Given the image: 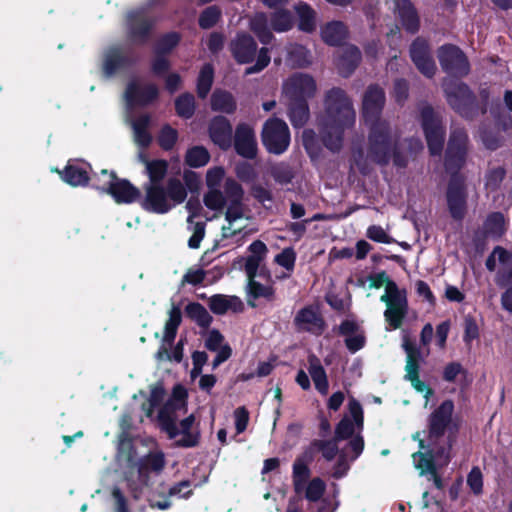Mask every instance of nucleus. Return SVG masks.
<instances>
[{"label": "nucleus", "mask_w": 512, "mask_h": 512, "mask_svg": "<svg viewBox=\"0 0 512 512\" xmlns=\"http://www.w3.org/2000/svg\"><path fill=\"white\" fill-rule=\"evenodd\" d=\"M367 237L372 241L390 244L393 239L387 234V232L378 225H372L367 229Z\"/></svg>", "instance_id": "64"}, {"label": "nucleus", "mask_w": 512, "mask_h": 512, "mask_svg": "<svg viewBox=\"0 0 512 512\" xmlns=\"http://www.w3.org/2000/svg\"><path fill=\"white\" fill-rule=\"evenodd\" d=\"M213 76L214 71L211 65L207 64L201 69L197 81V92L199 97L205 98L208 95L213 83Z\"/></svg>", "instance_id": "47"}, {"label": "nucleus", "mask_w": 512, "mask_h": 512, "mask_svg": "<svg viewBox=\"0 0 512 512\" xmlns=\"http://www.w3.org/2000/svg\"><path fill=\"white\" fill-rule=\"evenodd\" d=\"M158 95V89L153 84H143L138 80L129 83L125 92L127 109L134 106H144L154 100Z\"/></svg>", "instance_id": "22"}, {"label": "nucleus", "mask_w": 512, "mask_h": 512, "mask_svg": "<svg viewBox=\"0 0 512 512\" xmlns=\"http://www.w3.org/2000/svg\"><path fill=\"white\" fill-rule=\"evenodd\" d=\"M346 34V27L338 21L330 22L321 29L322 39L329 45L340 44L345 39Z\"/></svg>", "instance_id": "38"}, {"label": "nucleus", "mask_w": 512, "mask_h": 512, "mask_svg": "<svg viewBox=\"0 0 512 512\" xmlns=\"http://www.w3.org/2000/svg\"><path fill=\"white\" fill-rule=\"evenodd\" d=\"M175 109L182 118H190L195 111V100L191 94H182L175 100Z\"/></svg>", "instance_id": "50"}, {"label": "nucleus", "mask_w": 512, "mask_h": 512, "mask_svg": "<svg viewBox=\"0 0 512 512\" xmlns=\"http://www.w3.org/2000/svg\"><path fill=\"white\" fill-rule=\"evenodd\" d=\"M231 52L237 62L245 64L251 62L256 54L257 44L253 37L246 33H239L230 44Z\"/></svg>", "instance_id": "26"}, {"label": "nucleus", "mask_w": 512, "mask_h": 512, "mask_svg": "<svg viewBox=\"0 0 512 512\" xmlns=\"http://www.w3.org/2000/svg\"><path fill=\"white\" fill-rule=\"evenodd\" d=\"M182 321L181 310L178 306L172 305L168 312V320L165 323L162 344L156 353L158 361H175L180 362L183 358V342L180 340L177 345L169 352L179 325Z\"/></svg>", "instance_id": "8"}, {"label": "nucleus", "mask_w": 512, "mask_h": 512, "mask_svg": "<svg viewBox=\"0 0 512 512\" xmlns=\"http://www.w3.org/2000/svg\"><path fill=\"white\" fill-rule=\"evenodd\" d=\"M211 108L214 111L231 114L236 110V102L231 93L216 90L211 97Z\"/></svg>", "instance_id": "39"}, {"label": "nucleus", "mask_w": 512, "mask_h": 512, "mask_svg": "<svg viewBox=\"0 0 512 512\" xmlns=\"http://www.w3.org/2000/svg\"><path fill=\"white\" fill-rule=\"evenodd\" d=\"M466 186L461 176H452L447 190V205L450 215L461 220L466 213Z\"/></svg>", "instance_id": "17"}, {"label": "nucleus", "mask_w": 512, "mask_h": 512, "mask_svg": "<svg viewBox=\"0 0 512 512\" xmlns=\"http://www.w3.org/2000/svg\"><path fill=\"white\" fill-rule=\"evenodd\" d=\"M354 122L355 111L346 93L340 88L328 91L324 113L318 119L324 145L331 151H338L342 146L344 130Z\"/></svg>", "instance_id": "1"}, {"label": "nucleus", "mask_w": 512, "mask_h": 512, "mask_svg": "<svg viewBox=\"0 0 512 512\" xmlns=\"http://www.w3.org/2000/svg\"><path fill=\"white\" fill-rule=\"evenodd\" d=\"M363 429V409L360 403L351 398L348 403V414L343 417L335 430L336 440L360 436Z\"/></svg>", "instance_id": "15"}, {"label": "nucleus", "mask_w": 512, "mask_h": 512, "mask_svg": "<svg viewBox=\"0 0 512 512\" xmlns=\"http://www.w3.org/2000/svg\"><path fill=\"white\" fill-rule=\"evenodd\" d=\"M262 142L273 154H282L290 144V133L287 124L278 118L268 119L262 129Z\"/></svg>", "instance_id": "9"}, {"label": "nucleus", "mask_w": 512, "mask_h": 512, "mask_svg": "<svg viewBox=\"0 0 512 512\" xmlns=\"http://www.w3.org/2000/svg\"><path fill=\"white\" fill-rule=\"evenodd\" d=\"M124 63V58L122 57L119 49L112 48L107 51L105 54L103 70L107 76H111L119 67H121Z\"/></svg>", "instance_id": "51"}, {"label": "nucleus", "mask_w": 512, "mask_h": 512, "mask_svg": "<svg viewBox=\"0 0 512 512\" xmlns=\"http://www.w3.org/2000/svg\"><path fill=\"white\" fill-rule=\"evenodd\" d=\"M244 191L239 183L234 179L225 180V221L222 226V236L224 238L233 237L245 231L250 222V214L243 204Z\"/></svg>", "instance_id": "5"}, {"label": "nucleus", "mask_w": 512, "mask_h": 512, "mask_svg": "<svg viewBox=\"0 0 512 512\" xmlns=\"http://www.w3.org/2000/svg\"><path fill=\"white\" fill-rule=\"evenodd\" d=\"M397 11L405 29L410 33L418 30L419 19L415 9L409 0H394Z\"/></svg>", "instance_id": "32"}, {"label": "nucleus", "mask_w": 512, "mask_h": 512, "mask_svg": "<svg viewBox=\"0 0 512 512\" xmlns=\"http://www.w3.org/2000/svg\"><path fill=\"white\" fill-rule=\"evenodd\" d=\"M466 143V133L462 129H454L451 133L446 152L445 167L447 171L454 172L463 165Z\"/></svg>", "instance_id": "18"}, {"label": "nucleus", "mask_w": 512, "mask_h": 512, "mask_svg": "<svg viewBox=\"0 0 512 512\" xmlns=\"http://www.w3.org/2000/svg\"><path fill=\"white\" fill-rule=\"evenodd\" d=\"M309 374L314 382L315 388L322 394L326 395L328 392L329 384L326 372L320 363V360L312 355L309 357Z\"/></svg>", "instance_id": "35"}, {"label": "nucleus", "mask_w": 512, "mask_h": 512, "mask_svg": "<svg viewBox=\"0 0 512 512\" xmlns=\"http://www.w3.org/2000/svg\"><path fill=\"white\" fill-rule=\"evenodd\" d=\"M150 122L148 115H142L136 120L131 121L132 129L134 132L135 142L142 147L148 146L151 142V135L147 131Z\"/></svg>", "instance_id": "42"}, {"label": "nucleus", "mask_w": 512, "mask_h": 512, "mask_svg": "<svg viewBox=\"0 0 512 512\" xmlns=\"http://www.w3.org/2000/svg\"><path fill=\"white\" fill-rule=\"evenodd\" d=\"M360 51L355 46H346L342 48L337 60V67L343 76H349L360 61Z\"/></svg>", "instance_id": "34"}, {"label": "nucleus", "mask_w": 512, "mask_h": 512, "mask_svg": "<svg viewBox=\"0 0 512 512\" xmlns=\"http://www.w3.org/2000/svg\"><path fill=\"white\" fill-rule=\"evenodd\" d=\"M145 198L142 206L145 210L163 214L172 208L166 192L161 185H145Z\"/></svg>", "instance_id": "24"}, {"label": "nucleus", "mask_w": 512, "mask_h": 512, "mask_svg": "<svg viewBox=\"0 0 512 512\" xmlns=\"http://www.w3.org/2000/svg\"><path fill=\"white\" fill-rule=\"evenodd\" d=\"M438 58L442 68L449 74L463 76L469 72L468 60L456 46H442L438 51Z\"/></svg>", "instance_id": "16"}, {"label": "nucleus", "mask_w": 512, "mask_h": 512, "mask_svg": "<svg viewBox=\"0 0 512 512\" xmlns=\"http://www.w3.org/2000/svg\"><path fill=\"white\" fill-rule=\"evenodd\" d=\"M167 197L169 201H173L174 204L183 202L187 196V192L183 184L176 179H172L168 183Z\"/></svg>", "instance_id": "56"}, {"label": "nucleus", "mask_w": 512, "mask_h": 512, "mask_svg": "<svg viewBox=\"0 0 512 512\" xmlns=\"http://www.w3.org/2000/svg\"><path fill=\"white\" fill-rule=\"evenodd\" d=\"M293 17L288 10H278L271 16L270 25L271 28L278 32H286L293 27Z\"/></svg>", "instance_id": "44"}, {"label": "nucleus", "mask_w": 512, "mask_h": 512, "mask_svg": "<svg viewBox=\"0 0 512 512\" xmlns=\"http://www.w3.org/2000/svg\"><path fill=\"white\" fill-rule=\"evenodd\" d=\"M127 23L131 36L135 40L143 39L152 25V22L148 19L143 10L130 12L127 15Z\"/></svg>", "instance_id": "31"}, {"label": "nucleus", "mask_w": 512, "mask_h": 512, "mask_svg": "<svg viewBox=\"0 0 512 512\" xmlns=\"http://www.w3.org/2000/svg\"><path fill=\"white\" fill-rule=\"evenodd\" d=\"M165 466V456L162 451L150 452L136 463V470L129 471L125 476L126 486L131 489L133 497L138 499L144 486L148 485L149 473H160Z\"/></svg>", "instance_id": "7"}, {"label": "nucleus", "mask_w": 512, "mask_h": 512, "mask_svg": "<svg viewBox=\"0 0 512 512\" xmlns=\"http://www.w3.org/2000/svg\"><path fill=\"white\" fill-rule=\"evenodd\" d=\"M383 284H385V289L380 300L386 304L384 317L392 329H398L402 325L408 310L406 291L400 289L384 273L379 274L370 286L379 288Z\"/></svg>", "instance_id": "6"}, {"label": "nucleus", "mask_w": 512, "mask_h": 512, "mask_svg": "<svg viewBox=\"0 0 512 512\" xmlns=\"http://www.w3.org/2000/svg\"><path fill=\"white\" fill-rule=\"evenodd\" d=\"M225 177V170L222 167L216 166L207 170L206 185L208 187L207 193L204 195L205 206L221 214L226 204L225 192L220 190L221 183Z\"/></svg>", "instance_id": "12"}, {"label": "nucleus", "mask_w": 512, "mask_h": 512, "mask_svg": "<svg viewBox=\"0 0 512 512\" xmlns=\"http://www.w3.org/2000/svg\"><path fill=\"white\" fill-rule=\"evenodd\" d=\"M135 453L133 450L132 442L129 439H121L118 447V457L120 461H125L128 464H133L135 461Z\"/></svg>", "instance_id": "61"}, {"label": "nucleus", "mask_w": 512, "mask_h": 512, "mask_svg": "<svg viewBox=\"0 0 512 512\" xmlns=\"http://www.w3.org/2000/svg\"><path fill=\"white\" fill-rule=\"evenodd\" d=\"M221 16V10L217 6L206 8L199 17V25L204 29L214 26Z\"/></svg>", "instance_id": "57"}, {"label": "nucleus", "mask_w": 512, "mask_h": 512, "mask_svg": "<svg viewBox=\"0 0 512 512\" xmlns=\"http://www.w3.org/2000/svg\"><path fill=\"white\" fill-rule=\"evenodd\" d=\"M296 254L292 248H285L275 257V262L288 271L294 269Z\"/></svg>", "instance_id": "59"}, {"label": "nucleus", "mask_w": 512, "mask_h": 512, "mask_svg": "<svg viewBox=\"0 0 512 512\" xmlns=\"http://www.w3.org/2000/svg\"><path fill=\"white\" fill-rule=\"evenodd\" d=\"M209 307L215 314L227 312H240L243 310V303L239 297L227 295H214L209 299Z\"/></svg>", "instance_id": "30"}, {"label": "nucleus", "mask_w": 512, "mask_h": 512, "mask_svg": "<svg viewBox=\"0 0 512 512\" xmlns=\"http://www.w3.org/2000/svg\"><path fill=\"white\" fill-rule=\"evenodd\" d=\"M420 450L412 455L413 463L416 469L420 471L421 475L430 473L433 478L434 485L441 489L443 487L441 479L435 473L433 463V453H439L434 448H426L423 440L419 441Z\"/></svg>", "instance_id": "25"}, {"label": "nucleus", "mask_w": 512, "mask_h": 512, "mask_svg": "<svg viewBox=\"0 0 512 512\" xmlns=\"http://www.w3.org/2000/svg\"><path fill=\"white\" fill-rule=\"evenodd\" d=\"M124 488L132 492L131 489L126 486L125 479L123 482H121V484H117L111 489V497L113 499L116 512H129L127 499L124 494ZM131 494L133 495V493Z\"/></svg>", "instance_id": "52"}, {"label": "nucleus", "mask_w": 512, "mask_h": 512, "mask_svg": "<svg viewBox=\"0 0 512 512\" xmlns=\"http://www.w3.org/2000/svg\"><path fill=\"white\" fill-rule=\"evenodd\" d=\"M294 326L298 332H308L320 335L325 329L324 320L315 306H306L300 309L294 317Z\"/></svg>", "instance_id": "19"}, {"label": "nucleus", "mask_w": 512, "mask_h": 512, "mask_svg": "<svg viewBox=\"0 0 512 512\" xmlns=\"http://www.w3.org/2000/svg\"><path fill=\"white\" fill-rule=\"evenodd\" d=\"M98 189L109 193L117 203H131L139 196L137 188L126 180L117 179L113 172L102 170Z\"/></svg>", "instance_id": "11"}, {"label": "nucleus", "mask_w": 512, "mask_h": 512, "mask_svg": "<svg viewBox=\"0 0 512 512\" xmlns=\"http://www.w3.org/2000/svg\"><path fill=\"white\" fill-rule=\"evenodd\" d=\"M140 159L144 163L146 173L149 177V182L146 185H161V181L167 173V162L165 160L149 161L142 155H140Z\"/></svg>", "instance_id": "36"}, {"label": "nucleus", "mask_w": 512, "mask_h": 512, "mask_svg": "<svg viewBox=\"0 0 512 512\" xmlns=\"http://www.w3.org/2000/svg\"><path fill=\"white\" fill-rule=\"evenodd\" d=\"M364 449V441L361 436H356L352 438L346 449L340 455L337 464L333 468L332 476L334 478H342L346 475L349 470V463L347 461V457H350L351 460H355L359 457Z\"/></svg>", "instance_id": "28"}, {"label": "nucleus", "mask_w": 512, "mask_h": 512, "mask_svg": "<svg viewBox=\"0 0 512 512\" xmlns=\"http://www.w3.org/2000/svg\"><path fill=\"white\" fill-rule=\"evenodd\" d=\"M505 223L502 213H492L485 222V231L492 236H500L505 231Z\"/></svg>", "instance_id": "54"}, {"label": "nucleus", "mask_w": 512, "mask_h": 512, "mask_svg": "<svg viewBox=\"0 0 512 512\" xmlns=\"http://www.w3.org/2000/svg\"><path fill=\"white\" fill-rule=\"evenodd\" d=\"M164 395L165 391L161 384H155L151 387L148 402L142 406L146 417H152L154 409L160 405Z\"/></svg>", "instance_id": "48"}, {"label": "nucleus", "mask_w": 512, "mask_h": 512, "mask_svg": "<svg viewBox=\"0 0 512 512\" xmlns=\"http://www.w3.org/2000/svg\"><path fill=\"white\" fill-rule=\"evenodd\" d=\"M187 391L177 385L173 389L171 398L160 408L157 419L161 428L168 434L170 439L183 447H193L198 443L199 433L194 427L195 417L189 415L179 424L176 423L177 417L186 411Z\"/></svg>", "instance_id": "3"}, {"label": "nucleus", "mask_w": 512, "mask_h": 512, "mask_svg": "<svg viewBox=\"0 0 512 512\" xmlns=\"http://www.w3.org/2000/svg\"><path fill=\"white\" fill-rule=\"evenodd\" d=\"M311 454L305 452L298 456L292 466V484L296 494L303 497L311 503L321 501L318 512H335L339 507L337 499V491L334 492L333 498H323L326 491V483L320 477L310 478L309 464L311 462Z\"/></svg>", "instance_id": "4"}, {"label": "nucleus", "mask_w": 512, "mask_h": 512, "mask_svg": "<svg viewBox=\"0 0 512 512\" xmlns=\"http://www.w3.org/2000/svg\"><path fill=\"white\" fill-rule=\"evenodd\" d=\"M317 91V84L309 74L296 73L287 78L282 85V99L285 102L305 101Z\"/></svg>", "instance_id": "10"}, {"label": "nucleus", "mask_w": 512, "mask_h": 512, "mask_svg": "<svg viewBox=\"0 0 512 512\" xmlns=\"http://www.w3.org/2000/svg\"><path fill=\"white\" fill-rule=\"evenodd\" d=\"M454 411V404L451 400H446L435 409L429 417V447L438 451L436 445L440 437L452 423V414Z\"/></svg>", "instance_id": "13"}, {"label": "nucleus", "mask_w": 512, "mask_h": 512, "mask_svg": "<svg viewBox=\"0 0 512 512\" xmlns=\"http://www.w3.org/2000/svg\"><path fill=\"white\" fill-rule=\"evenodd\" d=\"M403 348L407 355L406 365H405V371H406L405 378L409 380L411 378L418 376V368H419L418 360H417L418 352L416 351V349L413 347V345L408 340H404Z\"/></svg>", "instance_id": "45"}, {"label": "nucleus", "mask_w": 512, "mask_h": 512, "mask_svg": "<svg viewBox=\"0 0 512 512\" xmlns=\"http://www.w3.org/2000/svg\"><path fill=\"white\" fill-rule=\"evenodd\" d=\"M210 159L209 152L202 146H195L190 148L185 156L187 165L193 168L205 166Z\"/></svg>", "instance_id": "46"}, {"label": "nucleus", "mask_w": 512, "mask_h": 512, "mask_svg": "<svg viewBox=\"0 0 512 512\" xmlns=\"http://www.w3.org/2000/svg\"><path fill=\"white\" fill-rule=\"evenodd\" d=\"M179 42V36L176 33H170L162 37L155 49L156 54H165L170 52Z\"/></svg>", "instance_id": "60"}, {"label": "nucleus", "mask_w": 512, "mask_h": 512, "mask_svg": "<svg viewBox=\"0 0 512 512\" xmlns=\"http://www.w3.org/2000/svg\"><path fill=\"white\" fill-rule=\"evenodd\" d=\"M189 229L192 231V235L188 240V246L192 249H197L205 235V225L203 222H197L195 224H189Z\"/></svg>", "instance_id": "62"}, {"label": "nucleus", "mask_w": 512, "mask_h": 512, "mask_svg": "<svg viewBox=\"0 0 512 512\" xmlns=\"http://www.w3.org/2000/svg\"><path fill=\"white\" fill-rule=\"evenodd\" d=\"M288 105L289 118L295 128L302 127L309 118V108L305 101L285 102Z\"/></svg>", "instance_id": "41"}, {"label": "nucleus", "mask_w": 512, "mask_h": 512, "mask_svg": "<svg viewBox=\"0 0 512 512\" xmlns=\"http://www.w3.org/2000/svg\"><path fill=\"white\" fill-rule=\"evenodd\" d=\"M89 168L86 163H68L64 171L61 172V177L72 186L85 185L89 180Z\"/></svg>", "instance_id": "33"}, {"label": "nucleus", "mask_w": 512, "mask_h": 512, "mask_svg": "<svg viewBox=\"0 0 512 512\" xmlns=\"http://www.w3.org/2000/svg\"><path fill=\"white\" fill-rule=\"evenodd\" d=\"M250 29L257 35L263 44H268L273 38L268 18L264 13H256L250 20Z\"/></svg>", "instance_id": "40"}, {"label": "nucleus", "mask_w": 512, "mask_h": 512, "mask_svg": "<svg viewBox=\"0 0 512 512\" xmlns=\"http://www.w3.org/2000/svg\"><path fill=\"white\" fill-rule=\"evenodd\" d=\"M186 314L200 327L207 328L212 322V316L207 309L199 303H190L186 306Z\"/></svg>", "instance_id": "43"}, {"label": "nucleus", "mask_w": 512, "mask_h": 512, "mask_svg": "<svg viewBox=\"0 0 512 512\" xmlns=\"http://www.w3.org/2000/svg\"><path fill=\"white\" fill-rule=\"evenodd\" d=\"M205 346L213 352H218L225 346H229L224 342V336L215 329L209 330L205 335Z\"/></svg>", "instance_id": "58"}, {"label": "nucleus", "mask_w": 512, "mask_h": 512, "mask_svg": "<svg viewBox=\"0 0 512 512\" xmlns=\"http://www.w3.org/2000/svg\"><path fill=\"white\" fill-rule=\"evenodd\" d=\"M410 54L413 62L421 73L427 77L433 76L436 66L429 53L428 45L424 40H415L411 45Z\"/></svg>", "instance_id": "27"}, {"label": "nucleus", "mask_w": 512, "mask_h": 512, "mask_svg": "<svg viewBox=\"0 0 512 512\" xmlns=\"http://www.w3.org/2000/svg\"><path fill=\"white\" fill-rule=\"evenodd\" d=\"M177 139V130L169 125L163 126L158 135V143L165 150L172 149Z\"/></svg>", "instance_id": "55"}, {"label": "nucleus", "mask_w": 512, "mask_h": 512, "mask_svg": "<svg viewBox=\"0 0 512 512\" xmlns=\"http://www.w3.org/2000/svg\"><path fill=\"white\" fill-rule=\"evenodd\" d=\"M486 266L490 271H498V283L500 285L512 283V254L505 249L495 248L487 259Z\"/></svg>", "instance_id": "21"}, {"label": "nucleus", "mask_w": 512, "mask_h": 512, "mask_svg": "<svg viewBox=\"0 0 512 512\" xmlns=\"http://www.w3.org/2000/svg\"><path fill=\"white\" fill-rule=\"evenodd\" d=\"M421 118L430 153L440 155L444 143V129L439 117L430 107H425L421 111Z\"/></svg>", "instance_id": "14"}, {"label": "nucleus", "mask_w": 512, "mask_h": 512, "mask_svg": "<svg viewBox=\"0 0 512 512\" xmlns=\"http://www.w3.org/2000/svg\"><path fill=\"white\" fill-rule=\"evenodd\" d=\"M209 135L214 144L221 149H227L231 145L232 127L223 116L214 117L209 126Z\"/></svg>", "instance_id": "29"}, {"label": "nucleus", "mask_w": 512, "mask_h": 512, "mask_svg": "<svg viewBox=\"0 0 512 512\" xmlns=\"http://www.w3.org/2000/svg\"><path fill=\"white\" fill-rule=\"evenodd\" d=\"M234 146L240 156L253 159L258 150L254 128L246 123H240L236 127Z\"/></svg>", "instance_id": "23"}, {"label": "nucleus", "mask_w": 512, "mask_h": 512, "mask_svg": "<svg viewBox=\"0 0 512 512\" xmlns=\"http://www.w3.org/2000/svg\"><path fill=\"white\" fill-rule=\"evenodd\" d=\"M247 290L249 296L254 299L265 298L266 300H272L274 296V289L271 285H262L255 278L248 280Z\"/></svg>", "instance_id": "49"}, {"label": "nucleus", "mask_w": 512, "mask_h": 512, "mask_svg": "<svg viewBox=\"0 0 512 512\" xmlns=\"http://www.w3.org/2000/svg\"><path fill=\"white\" fill-rule=\"evenodd\" d=\"M288 61L294 66L303 67L311 62L310 54L305 47L293 45L288 51Z\"/></svg>", "instance_id": "53"}, {"label": "nucleus", "mask_w": 512, "mask_h": 512, "mask_svg": "<svg viewBox=\"0 0 512 512\" xmlns=\"http://www.w3.org/2000/svg\"><path fill=\"white\" fill-rule=\"evenodd\" d=\"M294 10L299 18V29L304 32H312L316 27L315 11L304 2L297 3Z\"/></svg>", "instance_id": "37"}, {"label": "nucleus", "mask_w": 512, "mask_h": 512, "mask_svg": "<svg viewBox=\"0 0 512 512\" xmlns=\"http://www.w3.org/2000/svg\"><path fill=\"white\" fill-rule=\"evenodd\" d=\"M443 87L451 107L464 114L465 109L473 103L469 88L465 84L452 79L445 80Z\"/></svg>", "instance_id": "20"}, {"label": "nucleus", "mask_w": 512, "mask_h": 512, "mask_svg": "<svg viewBox=\"0 0 512 512\" xmlns=\"http://www.w3.org/2000/svg\"><path fill=\"white\" fill-rule=\"evenodd\" d=\"M385 102L384 92L377 86H371L363 98V117L370 125V156L378 163H386L394 152V143L387 122L379 119Z\"/></svg>", "instance_id": "2"}, {"label": "nucleus", "mask_w": 512, "mask_h": 512, "mask_svg": "<svg viewBox=\"0 0 512 512\" xmlns=\"http://www.w3.org/2000/svg\"><path fill=\"white\" fill-rule=\"evenodd\" d=\"M504 176L505 170L501 167L490 170L486 176V188L491 191L496 190L503 181Z\"/></svg>", "instance_id": "63"}]
</instances>
